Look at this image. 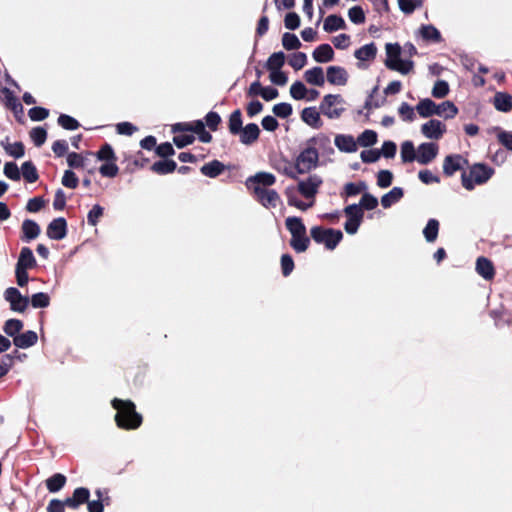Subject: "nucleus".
<instances>
[{
  "label": "nucleus",
  "instance_id": "1",
  "mask_svg": "<svg viewBox=\"0 0 512 512\" xmlns=\"http://www.w3.org/2000/svg\"><path fill=\"white\" fill-rule=\"evenodd\" d=\"M322 184V179L318 175H311L304 180H300L297 185L298 192L305 197L306 199H310L311 201L305 203L300 201L295 195L294 187H287L285 190V194L287 197V202L290 206H294L299 210L305 211L308 208L312 207L314 204V197L318 192L319 187Z\"/></svg>",
  "mask_w": 512,
  "mask_h": 512
},
{
  "label": "nucleus",
  "instance_id": "2",
  "mask_svg": "<svg viewBox=\"0 0 512 512\" xmlns=\"http://www.w3.org/2000/svg\"><path fill=\"white\" fill-rule=\"evenodd\" d=\"M112 406L117 410L115 420L119 427L135 429L140 426L142 417L135 411V406L131 401L114 399Z\"/></svg>",
  "mask_w": 512,
  "mask_h": 512
},
{
  "label": "nucleus",
  "instance_id": "3",
  "mask_svg": "<svg viewBox=\"0 0 512 512\" xmlns=\"http://www.w3.org/2000/svg\"><path fill=\"white\" fill-rule=\"evenodd\" d=\"M319 154L316 148L304 149L296 158L292 168L285 169V174L290 178L297 179L299 174H305L315 169L318 165Z\"/></svg>",
  "mask_w": 512,
  "mask_h": 512
},
{
  "label": "nucleus",
  "instance_id": "4",
  "mask_svg": "<svg viewBox=\"0 0 512 512\" xmlns=\"http://www.w3.org/2000/svg\"><path fill=\"white\" fill-rule=\"evenodd\" d=\"M285 224L291 234V247L298 253L306 251L310 240L306 235V227L302 220L299 217H288Z\"/></svg>",
  "mask_w": 512,
  "mask_h": 512
},
{
  "label": "nucleus",
  "instance_id": "5",
  "mask_svg": "<svg viewBox=\"0 0 512 512\" xmlns=\"http://www.w3.org/2000/svg\"><path fill=\"white\" fill-rule=\"evenodd\" d=\"M386 60L385 65L401 74H408L413 69V62L401 59V47L397 43H387L385 46Z\"/></svg>",
  "mask_w": 512,
  "mask_h": 512
},
{
  "label": "nucleus",
  "instance_id": "6",
  "mask_svg": "<svg viewBox=\"0 0 512 512\" xmlns=\"http://www.w3.org/2000/svg\"><path fill=\"white\" fill-rule=\"evenodd\" d=\"M492 175L493 169L483 164H475L470 168L468 174L462 175V184L467 190H472L476 185L487 182Z\"/></svg>",
  "mask_w": 512,
  "mask_h": 512
},
{
  "label": "nucleus",
  "instance_id": "7",
  "mask_svg": "<svg viewBox=\"0 0 512 512\" xmlns=\"http://www.w3.org/2000/svg\"><path fill=\"white\" fill-rule=\"evenodd\" d=\"M310 233L315 242L323 244L329 250H334L343 237L340 230L325 229L320 226L312 227Z\"/></svg>",
  "mask_w": 512,
  "mask_h": 512
},
{
  "label": "nucleus",
  "instance_id": "8",
  "mask_svg": "<svg viewBox=\"0 0 512 512\" xmlns=\"http://www.w3.org/2000/svg\"><path fill=\"white\" fill-rule=\"evenodd\" d=\"M344 100L340 95L329 94L324 96L320 109L329 119H337L344 111Z\"/></svg>",
  "mask_w": 512,
  "mask_h": 512
},
{
  "label": "nucleus",
  "instance_id": "9",
  "mask_svg": "<svg viewBox=\"0 0 512 512\" xmlns=\"http://www.w3.org/2000/svg\"><path fill=\"white\" fill-rule=\"evenodd\" d=\"M422 135L429 140H440L446 133V125L438 119H430L420 127Z\"/></svg>",
  "mask_w": 512,
  "mask_h": 512
},
{
  "label": "nucleus",
  "instance_id": "10",
  "mask_svg": "<svg viewBox=\"0 0 512 512\" xmlns=\"http://www.w3.org/2000/svg\"><path fill=\"white\" fill-rule=\"evenodd\" d=\"M4 298L10 304L11 310L15 312H24L29 304V299L23 296L16 288H7L4 292Z\"/></svg>",
  "mask_w": 512,
  "mask_h": 512
},
{
  "label": "nucleus",
  "instance_id": "11",
  "mask_svg": "<svg viewBox=\"0 0 512 512\" xmlns=\"http://www.w3.org/2000/svg\"><path fill=\"white\" fill-rule=\"evenodd\" d=\"M347 221L344 229L348 234H355L363 219L362 209L357 205H350L345 208Z\"/></svg>",
  "mask_w": 512,
  "mask_h": 512
},
{
  "label": "nucleus",
  "instance_id": "12",
  "mask_svg": "<svg viewBox=\"0 0 512 512\" xmlns=\"http://www.w3.org/2000/svg\"><path fill=\"white\" fill-rule=\"evenodd\" d=\"M172 131L174 133L178 131H192L196 133L200 141L204 143H208L212 139L210 133L205 130L204 123L202 121H195L192 123H177L172 126Z\"/></svg>",
  "mask_w": 512,
  "mask_h": 512
},
{
  "label": "nucleus",
  "instance_id": "13",
  "mask_svg": "<svg viewBox=\"0 0 512 512\" xmlns=\"http://www.w3.org/2000/svg\"><path fill=\"white\" fill-rule=\"evenodd\" d=\"M254 194L261 205L267 209L276 208L281 204L279 194L273 189H260L256 187L254 188Z\"/></svg>",
  "mask_w": 512,
  "mask_h": 512
},
{
  "label": "nucleus",
  "instance_id": "14",
  "mask_svg": "<svg viewBox=\"0 0 512 512\" xmlns=\"http://www.w3.org/2000/svg\"><path fill=\"white\" fill-rule=\"evenodd\" d=\"M377 54V47L374 43L366 44L359 49L355 50L354 56L357 59V67L365 69L375 59Z\"/></svg>",
  "mask_w": 512,
  "mask_h": 512
},
{
  "label": "nucleus",
  "instance_id": "15",
  "mask_svg": "<svg viewBox=\"0 0 512 512\" xmlns=\"http://www.w3.org/2000/svg\"><path fill=\"white\" fill-rule=\"evenodd\" d=\"M438 145L433 142H423L417 147V162L421 165L431 163L438 155Z\"/></svg>",
  "mask_w": 512,
  "mask_h": 512
},
{
  "label": "nucleus",
  "instance_id": "16",
  "mask_svg": "<svg viewBox=\"0 0 512 512\" xmlns=\"http://www.w3.org/2000/svg\"><path fill=\"white\" fill-rule=\"evenodd\" d=\"M327 81L336 86H345L348 83L349 74L340 66H329L326 71Z\"/></svg>",
  "mask_w": 512,
  "mask_h": 512
},
{
  "label": "nucleus",
  "instance_id": "17",
  "mask_svg": "<svg viewBox=\"0 0 512 512\" xmlns=\"http://www.w3.org/2000/svg\"><path fill=\"white\" fill-rule=\"evenodd\" d=\"M275 176L271 173L260 172L247 180V186L254 192V188L268 189L275 183Z\"/></svg>",
  "mask_w": 512,
  "mask_h": 512
},
{
  "label": "nucleus",
  "instance_id": "18",
  "mask_svg": "<svg viewBox=\"0 0 512 512\" xmlns=\"http://www.w3.org/2000/svg\"><path fill=\"white\" fill-rule=\"evenodd\" d=\"M46 234L50 239L61 240L67 234V223L62 217L56 218L50 222L47 227Z\"/></svg>",
  "mask_w": 512,
  "mask_h": 512
},
{
  "label": "nucleus",
  "instance_id": "19",
  "mask_svg": "<svg viewBox=\"0 0 512 512\" xmlns=\"http://www.w3.org/2000/svg\"><path fill=\"white\" fill-rule=\"evenodd\" d=\"M466 164V160L460 155H449L445 157L443 162V172L451 176L456 171L461 170Z\"/></svg>",
  "mask_w": 512,
  "mask_h": 512
},
{
  "label": "nucleus",
  "instance_id": "20",
  "mask_svg": "<svg viewBox=\"0 0 512 512\" xmlns=\"http://www.w3.org/2000/svg\"><path fill=\"white\" fill-rule=\"evenodd\" d=\"M335 146L342 152L353 153L357 151V141L351 135L339 134L334 139Z\"/></svg>",
  "mask_w": 512,
  "mask_h": 512
},
{
  "label": "nucleus",
  "instance_id": "21",
  "mask_svg": "<svg viewBox=\"0 0 512 512\" xmlns=\"http://www.w3.org/2000/svg\"><path fill=\"white\" fill-rule=\"evenodd\" d=\"M301 119L314 129H318L323 125L320 113L315 107L304 108L301 112Z\"/></svg>",
  "mask_w": 512,
  "mask_h": 512
},
{
  "label": "nucleus",
  "instance_id": "22",
  "mask_svg": "<svg viewBox=\"0 0 512 512\" xmlns=\"http://www.w3.org/2000/svg\"><path fill=\"white\" fill-rule=\"evenodd\" d=\"M476 271L485 280H492L495 275L493 263L485 257H479L477 259Z\"/></svg>",
  "mask_w": 512,
  "mask_h": 512
},
{
  "label": "nucleus",
  "instance_id": "23",
  "mask_svg": "<svg viewBox=\"0 0 512 512\" xmlns=\"http://www.w3.org/2000/svg\"><path fill=\"white\" fill-rule=\"evenodd\" d=\"M416 111L422 118H429L437 115V104L429 98H424L416 105Z\"/></svg>",
  "mask_w": 512,
  "mask_h": 512
},
{
  "label": "nucleus",
  "instance_id": "24",
  "mask_svg": "<svg viewBox=\"0 0 512 512\" xmlns=\"http://www.w3.org/2000/svg\"><path fill=\"white\" fill-rule=\"evenodd\" d=\"M344 29H346V22L341 16L333 14L327 16L324 20L323 30L327 33H332Z\"/></svg>",
  "mask_w": 512,
  "mask_h": 512
},
{
  "label": "nucleus",
  "instance_id": "25",
  "mask_svg": "<svg viewBox=\"0 0 512 512\" xmlns=\"http://www.w3.org/2000/svg\"><path fill=\"white\" fill-rule=\"evenodd\" d=\"M38 336L34 331H26L14 337L13 343L16 347L25 349L36 344Z\"/></svg>",
  "mask_w": 512,
  "mask_h": 512
},
{
  "label": "nucleus",
  "instance_id": "26",
  "mask_svg": "<svg viewBox=\"0 0 512 512\" xmlns=\"http://www.w3.org/2000/svg\"><path fill=\"white\" fill-rule=\"evenodd\" d=\"M304 79L307 83L314 86H323L325 75L321 67H313L304 72Z\"/></svg>",
  "mask_w": 512,
  "mask_h": 512
},
{
  "label": "nucleus",
  "instance_id": "27",
  "mask_svg": "<svg viewBox=\"0 0 512 512\" xmlns=\"http://www.w3.org/2000/svg\"><path fill=\"white\" fill-rule=\"evenodd\" d=\"M36 265V260L30 248L24 247L21 249L16 268L28 270Z\"/></svg>",
  "mask_w": 512,
  "mask_h": 512
},
{
  "label": "nucleus",
  "instance_id": "28",
  "mask_svg": "<svg viewBox=\"0 0 512 512\" xmlns=\"http://www.w3.org/2000/svg\"><path fill=\"white\" fill-rule=\"evenodd\" d=\"M89 490L86 488H77L73 495L66 499L67 506L73 509H76L81 504L88 501L89 498Z\"/></svg>",
  "mask_w": 512,
  "mask_h": 512
},
{
  "label": "nucleus",
  "instance_id": "29",
  "mask_svg": "<svg viewBox=\"0 0 512 512\" xmlns=\"http://www.w3.org/2000/svg\"><path fill=\"white\" fill-rule=\"evenodd\" d=\"M259 133L260 130L256 124H248L239 132L240 141L246 145L251 144L258 139Z\"/></svg>",
  "mask_w": 512,
  "mask_h": 512
},
{
  "label": "nucleus",
  "instance_id": "30",
  "mask_svg": "<svg viewBox=\"0 0 512 512\" xmlns=\"http://www.w3.org/2000/svg\"><path fill=\"white\" fill-rule=\"evenodd\" d=\"M334 58V51L329 44L318 46L313 52V59L318 63H327Z\"/></svg>",
  "mask_w": 512,
  "mask_h": 512
},
{
  "label": "nucleus",
  "instance_id": "31",
  "mask_svg": "<svg viewBox=\"0 0 512 512\" xmlns=\"http://www.w3.org/2000/svg\"><path fill=\"white\" fill-rule=\"evenodd\" d=\"M400 157L403 163L417 162V148L412 141H404L400 148Z\"/></svg>",
  "mask_w": 512,
  "mask_h": 512
},
{
  "label": "nucleus",
  "instance_id": "32",
  "mask_svg": "<svg viewBox=\"0 0 512 512\" xmlns=\"http://www.w3.org/2000/svg\"><path fill=\"white\" fill-rule=\"evenodd\" d=\"M493 103L498 111L508 112L512 109V96L504 92H498L494 96Z\"/></svg>",
  "mask_w": 512,
  "mask_h": 512
},
{
  "label": "nucleus",
  "instance_id": "33",
  "mask_svg": "<svg viewBox=\"0 0 512 512\" xmlns=\"http://www.w3.org/2000/svg\"><path fill=\"white\" fill-rule=\"evenodd\" d=\"M404 196V191L400 187L392 188L388 193L384 194L381 198V205L384 208H389L393 204L397 203Z\"/></svg>",
  "mask_w": 512,
  "mask_h": 512
},
{
  "label": "nucleus",
  "instance_id": "34",
  "mask_svg": "<svg viewBox=\"0 0 512 512\" xmlns=\"http://www.w3.org/2000/svg\"><path fill=\"white\" fill-rule=\"evenodd\" d=\"M458 114V108L451 101H444L437 104V116L443 119H453Z\"/></svg>",
  "mask_w": 512,
  "mask_h": 512
},
{
  "label": "nucleus",
  "instance_id": "35",
  "mask_svg": "<svg viewBox=\"0 0 512 512\" xmlns=\"http://www.w3.org/2000/svg\"><path fill=\"white\" fill-rule=\"evenodd\" d=\"M225 169V166L220 161L214 160L206 163L201 167V172L207 177L215 178L220 175Z\"/></svg>",
  "mask_w": 512,
  "mask_h": 512
},
{
  "label": "nucleus",
  "instance_id": "36",
  "mask_svg": "<svg viewBox=\"0 0 512 512\" xmlns=\"http://www.w3.org/2000/svg\"><path fill=\"white\" fill-rule=\"evenodd\" d=\"M419 34L426 41L440 42L441 35L433 25H424L419 29Z\"/></svg>",
  "mask_w": 512,
  "mask_h": 512
},
{
  "label": "nucleus",
  "instance_id": "37",
  "mask_svg": "<svg viewBox=\"0 0 512 512\" xmlns=\"http://www.w3.org/2000/svg\"><path fill=\"white\" fill-rule=\"evenodd\" d=\"M2 147L12 157L21 158L24 155V147L20 142L10 143L8 139L1 142Z\"/></svg>",
  "mask_w": 512,
  "mask_h": 512
},
{
  "label": "nucleus",
  "instance_id": "38",
  "mask_svg": "<svg viewBox=\"0 0 512 512\" xmlns=\"http://www.w3.org/2000/svg\"><path fill=\"white\" fill-rule=\"evenodd\" d=\"M285 63L283 52L273 53L267 60L266 67L268 71L280 70Z\"/></svg>",
  "mask_w": 512,
  "mask_h": 512
},
{
  "label": "nucleus",
  "instance_id": "39",
  "mask_svg": "<svg viewBox=\"0 0 512 512\" xmlns=\"http://www.w3.org/2000/svg\"><path fill=\"white\" fill-rule=\"evenodd\" d=\"M22 231L24 233L25 238L31 240L40 234V227L39 225L32 221V220H25L22 223Z\"/></svg>",
  "mask_w": 512,
  "mask_h": 512
},
{
  "label": "nucleus",
  "instance_id": "40",
  "mask_svg": "<svg viewBox=\"0 0 512 512\" xmlns=\"http://www.w3.org/2000/svg\"><path fill=\"white\" fill-rule=\"evenodd\" d=\"M152 170L158 174H168L176 169V163L173 160H161L152 165Z\"/></svg>",
  "mask_w": 512,
  "mask_h": 512
},
{
  "label": "nucleus",
  "instance_id": "41",
  "mask_svg": "<svg viewBox=\"0 0 512 512\" xmlns=\"http://www.w3.org/2000/svg\"><path fill=\"white\" fill-rule=\"evenodd\" d=\"M377 133L373 130H365L357 138V145L369 147L377 142Z\"/></svg>",
  "mask_w": 512,
  "mask_h": 512
},
{
  "label": "nucleus",
  "instance_id": "42",
  "mask_svg": "<svg viewBox=\"0 0 512 512\" xmlns=\"http://www.w3.org/2000/svg\"><path fill=\"white\" fill-rule=\"evenodd\" d=\"M438 230H439V222L435 219L429 220L426 227L423 230L425 239L428 242L435 241L438 236Z\"/></svg>",
  "mask_w": 512,
  "mask_h": 512
},
{
  "label": "nucleus",
  "instance_id": "43",
  "mask_svg": "<svg viewBox=\"0 0 512 512\" xmlns=\"http://www.w3.org/2000/svg\"><path fill=\"white\" fill-rule=\"evenodd\" d=\"M65 482V476L58 473L46 480V486L50 492H57L64 486Z\"/></svg>",
  "mask_w": 512,
  "mask_h": 512
},
{
  "label": "nucleus",
  "instance_id": "44",
  "mask_svg": "<svg viewBox=\"0 0 512 512\" xmlns=\"http://www.w3.org/2000/svg\"><path fill=\"white\" fill-rule=\"evenodd\" d=\"M290 95L295 100H302L308 96V90L302 82L296 81L290 87Z\"/></svg>",
  "mask_w": 512,
  "mask_h": 512
},
{
  "label": "nucleus",
  "instance_id": "45",
  "mask_svg": "<svg viewBox=\"0 0 512 512\" xmlns=\"http://www.w3.org/2000/svg\"><path fill=\"white\" fill-rule=\"evenodd\" d=\"M22 328L23 323L18 319H9L4 325L5 333L13 338L19 335V332Z\"/></svg>",
  "mask_w": 512,
  "mask_h": 512
},
{
  "label": "nucleus",
  "instance_id": "46",
  "mask_svg": "<svg viewBox=\"0 0 512 512\" xmlns=\"http://www.w3.org/2000/svg\"><path fill=\"white\" fill-rule=\"evenodd\" d=\"M99 171L104 177H115L119 172V168L116 165V160L104 162L100 166Z\"/></svg>",
  "mask_w": 512,
  "mask_h": 512
},
{
  "label": "nucleus",
  "instance_id": "47",
  "mask_svg": "<svg viewBox=\"0 0 512 512\" xmlns=\"http://www.w3.org/2000/svg\"><path fill=\"white\" fill-rule=\"evenodd\" d=\"M348 18L354 24H362L366 20L365 13L360 6L351 7L348 10Z\"/></svg>",
  "mask_w": 512,
  "mask_h": 512
},
{
  "label": "nucleus",
  "instance_id": "48",
  "mask_svg": "<svg viewBox=\"0 0 512 512\" xmlns=\"http://www.w3.org/2000/svg\"><path fill=\"white\" fill-rule=\"evenodd\" d=\"M282 45L287 50H294L301 46V42L295 34L284 33L282 37Z\"/></svg>",
  "mask_w": 512,
  "mask_h": 512
},
{
  "label": "nucleus",
  "instance_id": "49",
  "mask_svg": "<svg viewBox=\"0 0 512 512\" xmlns=\"http://www.w3.org/2000/svg\"><path fill=\"white\" fill-rule=\"evenodd\" d=\"M229 130L233 134H237L242 130V118L240 110L234 111L229 119Z\"/></svg>",
  "mask_w": 512,
  "mask_h": 512
},
{
  "label": "nucleus",
  "instance_id": "50",
  "mask_svg": "<svg viewBox=\"0 0 512 512\" xmlns=\"http://www.w3.org/2000/svg\"><path fill=\"white\" fill-rule=\"evenodd\" d=\"M50 304V297L48 294L39 292L31 297V305L34 308H45Z\"/></svg>",
  "mask_w": 512,
  "mask_h": 512
},
{
  "label": "nucleus",
  "instance_id": "51",
  "mask_svg": "<svg viewBox=\"0 0 512 512\" xmlns=\"http://www.w3.org/2000/svg\"><path fill=\"white\" fill-rule=\"evenodd\" d=\"M398 113L403 121L412 122L415 120L414 108L405 102L399 106Z\"/></svg>",
  "mask_w": 512,
  "mask_h": 512
},
{
  "label": "nucleus",
  "instance_id": "52",
  "mask_svg": "<svg viewBox=\"0 0 512 512\" xmlns=\"http://www.w3.org/2000/svg\"><path fill=\"white\" fill-rule=\"evenodd\" d=\"M188 131H178L176 136H174L173 141L178 148H183L194 141V136L192 134H187Z\"/></svg>",
  "mask_w": 512,
  "mask_h": 512
},
{
  "label": "nucleus",
  "instance_id": "53",
  "mask_svg": "<svg viewBox=\"0 0 512 512\" xmlns=\"http://www.w3.org/2000/svg\"><path fill=\"white\" fill-rule=\"evenodd\" d=\"M23 177L30 183L35 182L38 179L36 168L31 162H25L22 165Z\"/></svg>",
  "mask_w": 512,
  "mask_h": 512
},
{
  "label": "nucleus",
  "instance_id": "54",
  "mask_svg": "<svg viewBox=\"0 0 512 512\" xmlns=\"http://www.w3.org/2000/svg\"><path fill=\"white\" fill-rule=\"evenodd\" d=\"M307 63V56L305 53L297 52L291 55L289 59V64L295 70L302 69Z\"/></svg>",
  "mask_w": 512,
  "mask_h": 512
},
{
  "label": "nucleus",
  "instance_id": "55",
  "mask_svg": "<svg viewBox=\"0 0 512 512\" xmlns=\"http://www.w3.org/2000/svg\"><path fill=\"white\" fill-rule=\"evenodd\" d=\"M432 96L435 98H444L449 93V85L446 81H437L432 89Z\"/></svg>",
  "mask_w": 512,
  "mask_h": 512
},
{
  "label": "nucleus",
  "instance_id": "56",
  "mask_svg": "<svg viewBox=\"0 0 512 512\" xmlns=\"http://www.w3.org/2000/svg\"><path fill=\"white\" fill-rule=\"evenodd\" d=\"M393 174L389 170H381L377 174V185L380 188H387L392 184Z\"/></svg>",
  "mask_w": 512,
  "mask_h": 512
},
{
  "label": "nucleus",
  "instance_id": "57",
  "mask_svg": "<svg viewBox=\"0 0 512 512\" xmlns=\"http://www.w3.org/2000/svg\"><path fill=\"white\" fill-rule=\"evenodd\" d=\"M399 8L404 13H412L416 8L421 7L422 0H398Z\"/></svg>",
  "mask_w": 512,
  "mask_h": 512
},
{
  "label": "nucleus",
  "instance_id": "58",
  "mask_svg": "<svg viewBox=\"0 0 512 512\" xmlns=\"http://www.w3.org/2000/svg\"><path fill=\"white\" fill-rule=\"evenodd\" d=\"M333 45L340 50H346L351 45V38L347 34H338L332 39Z\"/></svg>",
  "mask_w": 512,
  "mask_h": 512
},
{
  "label": "nucleus",
  "instance_id": "59",
  "mask_svg": "<svg viewBox=\"0 0 512 512\" xmlns=\"http://www.w3.org/2000/svg\"><path fill=\"white\" fill-rule=\"evenodd\" d=\"M97 158L100 161L107 162L116 160L115 153L112 147L108 144L104 145L97 153Z\"/></svg>",
  "mask_w": 512,
  "mask_h": 512
},
{
  "label": "nucleus",
  "instance_id": "60",
  "mask_svg": "<svg viewBox=\"0 0 512 512\" xmlns=\"http://www.w3.org/2000/svg\"><path fill=\"white\" fill-rule=\"evenodd\" d=\"M30 137L36 146H41L47 137L46 130L37 127L31 130Z\"/></svg>",
  "mask_w": 512,
  "mask_h": 512
},
{
  "label": "nucleus",
  "instance_id": "61",
  "mask_svg": "<svg viewBox=\"0 0 512 512\" xmlns=\"http://www.w3.org/2000/svg\"><path fill=\"white\" fill-rule=\"evenodd\" d=\"M269 79L273 84L278 86H284L288 81L286 74L282 72L281 69L269 71Z\"/></svg>",
  "mask_w": 512,
  "mask_h": 512
},
{
  "label": "nucleus",
  "instance_id": "62",
  "mask_svg": "<svg viewBox=\"0 0 512 512\" xmlns=\"http://www.w3.org/2000/svg\"><path fill=\"white\" fill-rule=\"evenodd\" d=\"M4 174L11 180L20 179V171L18 166L13 162H7L4 166Z\"/></svg>",
  "mask_w": 512,
  "mask_h": 512
},
{
  "label": "nucleus",
  "instance_id": "63",
  "mask_svg": "<svg viewBox=\"0 0 512 512\" xmlns=\"http://www.w3.org/2000/svg\"><path fill=\"white\" fill-rule=\"evenodd\" d=\"M273 113L278 117L286 118L291 115L292 107L288 103H279L274 105Z\"/></svg>",
  "mask_w": 512,
  "mask_h": 512
},
{
  "label": "nucleus",
  "instance_id": "64",
  "mask_svg": "<svg viewBox=\"0 0 512 512\" xmlns=\"http://www.w3.org/2000/svg\"><path fill=\"white\" fill-rule=\"evenodd\" d=\"M98 500L87 501V508L89 512H103V495L100 490L96 492Z\"/></svg>",
  "mask_w": 512,
  "mask_h": 512
}]
</instances>
